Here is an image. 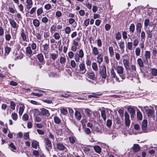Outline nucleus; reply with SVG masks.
<instances>
[{"label": "nucleus", "mask_w": 157, "mask_h": 157, "mask_svg": "<svg viewBox=\"0 0 157 157\" xmlns=\"http://www.w3.org/2000/svg\"><path fill=\"white\" fill-rule=\"evenodd\" d=\"M113 67L115 68V70L117 71V73L120 76L123 80L124 79L125 77L123 75L124 70V69L123 67L119 66H117L116 67L114 66Z\"/></svg>", "instance_id": "obj_1"}, {"label": "nucleus", "mask_w": 157, "mask_h": 157, "mask_svg": "<svg viewBox=\"0 0 157 157\" xmlns=\"http://www.w3.org/2000/svg\"><path fill=\"white\" fill-rule=\"evenodd\" d=\"M100 74L102 78L105 79L106 77V71L105 66L104 65L101 66L100 70Z\"/></svg>", "instance_id": "obj_2"}, {"label": "nucleus", "mask_w": 157, "mask_h": 157, "mask_svg": "<svg viewBox=\"0 0 157 157\" xmlns=\"http://www.w3.org/2000/svg\"><path fill=\"white\" fill-rule=\"evenodd\" d=\"M110 76L112 78H114L118 82H120L123 81V80L121 78H119L116 75V73L114 71V69L112 68L110 70Z\"/></svg>", "instance_id": "obj_3"}, {"label": "nucleus", "mask_w": 157, "mask_h": 157, "mask_svg": "<svg viewBox=\"0 0 157 157\" xmlns=\"http://www.w3.org/2000/svg\"><path fill=\"white\" fill-rule=\"evenodd\" d=\"M139 107L141 108L142 111H144V109L148 116H151L154 113V111L153 109H147V106H144L143 108H142L141 107Z\"/></svg>", "instance_id": "obj_4"}, {"label": "nucleus", "mask_w": 157, "mask_h": 157, "mask_svg": "<svg viewBox=\"0 0 157 157\" xmlns=\"http://www.w3.org/2000/svg\"><path fill=\"white\" fill-rule=\"evenodd\" d=\"M45 148L48 151H49L50 148H52V145L51 141L48 138L44 139Z\"/></svg>", "instance_id": "obj_5"}, {"label": "nucleus", "mask_w": 157, "mask_h": 157, "mask_svg": "<svg viewBox=\"0 0 157 157\" xmlns=\"http://www.w3.org/2000/svg\"><path fill=\"white\" fill-rule=\"evenodd\" d=\"M91 47L92 48L91 52L93 56H96L100 54L98 48L93 46L92 45H91Z\"/></svg>", "instance_id": "obj_6"}, {"label": "nucleus", "mask_w": 157, "mask_h": 157, "mask_svg": "<svg viewBox=\"0 0 157 157\" xmlns=\"http://www.w3.org/2000/svg\"><path fill=\"white\" fill-rule=\"evenodd\" d=\"M9 21L12 27L14 29H17L18 28L19 26L15 21L13 19L11 18L9 19Z\"/></svg>", "instance_id": "obj_7"}, {"label": "nucleus", "mask_w": 157, "mask_h": 157, "mask_svg": "<svg viewBox=\"0 0 157 157\" xmlns=\"http://www.w3.org/2000/svg\"><path fill=\"white\" fill-rule=\"evenodd\" d=\"M79 67L80 71H81L82 74H84L86 72V68L85 64L84 63H80Z\"/></svg>", "instance_id": "obj_8"}, {"label": "nucleus", "mask_w": 157, "mask_h": 157, "mask_svg": "<svg viewBox=\"0 0 157 157\" xmlns=\"http://www.w3.org/2000/svg\"><path fill=\"white\" fill-rule=\"evenodd\" d=\"M40 114L43 116L48 117L50 115L49 111L44 108L41 109Z\"/></svg>", "instance_id": "obj_9"}, {"label": "nucleus", "mask_w": 157, "mask_h": 157, "mask_svg": "<svg viewBox=\"0 0 157 157\" xmlns=\"http://www.w3.org/2000/svg\"><path fill=\"white\" fill-rule=\"evenodd\" d=\"M26 32H25L23 29H21V36L22 39V40L24 41H27V35Z\"/></svg>", "instance_id": "obj_10"}, {"label": "nucleus", "mask_w": 157, "mask_h": 157, "mask_svg": "<svg viewBox=\"0 0 157 157\" xmlns=\"http://www.w3.org/2000/svg\"><path fill=\"white\" fill-rule=\"evenodd\" d=\"M48 44H46L43 46V53L44 54H48L49 51V41H48Z\"/></svg>", "instance_id": "obj_11"}, {"label": "nucleus", "mask_w": 157, "mask_h": 157, "mask_svg": "<svg viewBox=\"0 0 157 157\" xmlns=\"http://www.w3.org/2000/svg\"><path fill=\"white\" fill-rule=\"evenodd\" d=\"M29 45L26 48L25 53L27 56H30L32 55L33 51L30 46V44H29Z\"/></svg>", "instance_id": "obj_12"}, {"label": "nucleus", "mask_w": 157, "mask_h": 157, "mask_svg": "<svg viewBox=\"0 0 157 157\" xmlns=\"http://www.w3.org/2000/svg\"><path fill=\"white\" fill-rule=\"evenodd\" d=\"M86 74L87 75L88 77L90 79L94 80L96 79L94 73L93 71H91L89 72H87Z\"/></svg>", "instance_id": "obj_13"}, {"label": "nucleus", "mask_w": 157, "mask_h": 157, "mask_svg": "<svg viewBox=\"0 0 157 157\" xmlns=\"http://www.w3.org/2000/svg\"><path fill=\"white\" fill-rule=\"evenodd\" d=\"M68 22L70 24L72 25L73 27L75 28L77 26V22L73 18H70L68 19Z\"/></svg>", "instance_id": "obj_14"}, {"label": "nucleus", "mask_w": 157, "mask_h": 157, "mask_svg": "<svg viewBox=\"0 0 157 157\" xmlns=\"http://www.w3.org/2000/svg\"><path fill=\"white\" fill-rule=\"evenodd\" d=\"M147 122L146 120H143L142 125V129L144 132H146L147 127Z\"/></svg>", "instance_id": "obj_15"}, {"label": "nucleus", "mask_w": 157, "mask_h": 157, "mask_svg": "<svg viewBox=\"0 0 157 157\" xmlns=\"http://www.w3.org/2000/svg\"><path fill=\"white\" fill-rule=\"evenodd\" d=\"M91 94V95L87 96L88 98H99V96L102 95V94H99L98 93H92Z\"/></svg>", "instance_id": "obj_16"}, {"label": "nucleus", "mask_w": 157, "mask_h": 157, "mask_svg": "<svg viewBox=\"0 0 157 157\" xmlns=\"http://www.w3.org/2000/svg\"><path fill=\"white\" fill-rule=\"evenodd\" d=\"M57 148L60 151L64 150H67L66 147L64 146L63 144L61 143H58L57 144Z\"/></svg>", "instance_id": "obj_17"}, {"label": "nucleus", "mask_w": 157, "mask_h": 157, "mask_svg": "<svg viewBox=\"0 0 157 157\" xmlns=\"http://www.w3.org/2000/svg\"><path fill=\"white\" fill-rule=\"evenodd\" d=\"M119 46L121 50V53H123L124 52V42L121 41L118 43Z\"/></svg>", "instance_id": "obj_18"}, {"label": "nucleus", "mask_w": 157, "mask_h": 157, "mask_svg": "<svg viewBox=\"0 0 157 157\" xmlns=\"http://www.w3.org/2000/svg\"><path fill=\"white\" fill-rule=\"evenodd\" d=\"M124 66L126 70L129 69V62L127 59H124L123 60Z\"/></svg>", "instance_id": "obj_19"}, {"label": "nucleus", "mask_w": 157, "mask_h": 157, "mask_svg": "<svg viewBox=\"0 0 157 157\" xmlns=\"http://www.w3.org/2000/svg\"><path fill=\"white\" fill-rule=\"evenodd\" d=\"M53 120L54 123L57 124H59L61 122L60 118L56 115L54 116Z\"/></svg>", "instance_id": "obj_20"}, {"label": "nucleus", "mask_w": 157, "mask_h": 157, "mask_svg": "<svg viewBox=\"0 0 157 157\" xmlns=\"http://www.w3.org/2000/svg\"><path fill=\"white\" fill-rule=\"evenodd\" d=\"M97 56V62L99 64H100L103 61V56L100 53Z\"/></svg>", "instance_id": "obj_21"}, {"label": "nucleus", "mask_w": 157, "mask_h": 157, "mask_svg": "<svg viewBox=\"0 0 157 157\" xmlns=\"http://www.w3.org/2000/svg\"><path fill=\"white\" fill-rule=\"evenodd\" d=\"M59 56L58 52L57 51L56 53H52L50 54V57L53 60H55Z\"/></svg>", "instance_id": "obj_22"}, {"label": "nucleus", "mask_w": 157, "mask_h": 157, "mask_svg": "<svg viewBox=\"0 0 157 157\" xmlns=\"http://www.w3.org/2000/svg\"><path fill=\"white\" fill-rule=\"evenodd\" d=\"M75 116L76 119L78 121L80 120L82 117V115L80 112L77 110L75 112Z\"/></svg>", "instance_id": "obj_23"}, {"label": "nucleus", "mask_w": 157, "mask_h": 157, "mask_svg": "<svg viewBox=\"0 0 157 157\" xmlns=\"http://www.w3.org/2000/svg\"><path fill=\"white\" fill-rule=\"evenodd\" d=\"M33 24L36 28L39 27L40 25L39 21L37 19H33Z\"/></svg>", "instance_id": "obj_24"}, {"label": "nucleus", "mask_w": 157, "mask_h": 157, "mask_svg": "<svg viewBox=\"0 0 157 157\" xmlns=\"http://www.w3.org/2000/svg\"><path fill=\"white\" fill-rule=\"evenodd\" d=\"M136 32L139 33H140L141 32L142 28V25L141 23H138L136 24Z\"/></svg>", "instance_id": "obj_25"}, {"label": "nucleus", "mask_w": 157, "mask_h": 157, "mask_svg": "<svg viewBox=\"0 0 157 157\" xmlns=\"http://www.w3.org/2000/svg\"><path fill=\"white\" fill-rule=\"evenodd\" d=\"M128 111L131 114V117H132L135 114V110L132 108L131 107H128Z\"/></svg>", "instance_id": "obj_26"}, {"label": "nucleus", "mask_w": 157, "mask_h": 157, "mask_svg": "<svg viewBox=\"0 0 157 157\" xmlns=\"http://www.w3.org/2000/svg\"><path fill=\"white\" fill-rule=\"evenodd\" d=\"M80 38L78 37L76 38L75 39H74L72 41V44L73 45L76 46H78L79 45V43L78 42L80 40Z\"/></svg>", "instance_id": "obj_27"}, {"label": "nucleus", "mask_w": 157, "mask_h": 157, "mask_svg": "<svg viewBox=\"0 0 157 157\" xmlns=\"http://www.w3.org/2000/svg\"><path fill=\"white\" fill-rule=\"evenodd\" d=\"M108 50L109 52V55L111 57H112L114 55V52L113 47L112 46H110L109 47Z\"/></svg>", "instance_id": "obj_28"}, {"label": "nucleus", "mask_w": 157, "mask_h": 157, "mask_svg": "<svg viewBox=\"0 0 157 157\" xmlns=\"http://www.w3.org/2000/svg\"><path fill=\"white\" fill-rule=\"evenodd\" d=\"M129 29V31L131 33H133L134 32L135 29V25L134 24H131L130 25Z\"/></svg>", "instance_id": "obj_29"}, {"label": "nucleus", "mask_w": 157, "mask_h": 157, "mask_svg": "<svg viewBox=\"0 0 157 157\" xmlns=\"http://www.w3.org/2000/svg\"><path fill=\"white\" fill-rule=\"evenodd\" d=\"M56 30L57 28L56 25H53L51 26L50 28V32L52 34Z\"/></svg>", "instance_id": "obj_30"}, {"label": "nucleus", "mask_w": 157, "mask_h": 157, "mask_svg": "<svg viewBox=\"0 0 157 157\" xmlns=\"http://www.w3.org/2000/svg\"><path fill=\"white\" fill-rule=\"evenodd\" d=\"M133 149L134 152H136L140 150V147L138 144H134L133 147Z\"/></svg>", "instance_id": "obj_31"}, {"label": "nucleus", "mask_w": 157, "mask_h": 157, "mask_svg": "<svg viewBox=\"0 0 157 157\" xmlns=\"http://www.w3.org/2000/svg\"><path fill=\"white\" fill-rule=\"evenodd\" d=\"M32 146L33 148L36 149L39 146V142L36 140H33L32 142Z\"/></svg>", "instance_id": "obj_32"}, {"label": "nucleus", "mask_w": 157, "mask_h": 157, "mask_svg": "<svg viewBox=\"0 0 157 157\" xmlns=\"http://www.w3.org/2000/svg\"><path fill=\"white\" fill-rule=\"evenodd\" d=\"M137 63L140 67H142L144 66V63L141 58H139L137 60Z\"/></svg>", "instance_id": "obj_33"}, {"label": "nucleus", "mask_w": 157, "mask_h": 157, "mask_svg": "<svg viewBox=\"0 0 157 157\" xmlns=\"http://www.w3.org/2000/svg\"><path fill=\"white\" fill-rule=\"evenodd\" d=\"M137 116L138 120H141L142 119V115L141 113L138 109L137 110Z\"/></svg>", "instance_id": "obj_34"}, {"label": "nucleus", "mask_w": 157, "mask_h": 157, "mask_svg": "<svg viewBox=\"0 0 157 157\" xmlns=\"http://www.w3.org/2000/svg\"><path fill=\"white\" fill-rule=\"evenodd\" d=\"M94 148L95 151L98 153H100L101 151V148L99 146H95Z\"/></svg>", "instance_id": "obj_35"}, {"label": "nucleus", "mask_w": 157, "mask_h": 157, "mask_svg": "<svg viewBox=\"0 0 157 157\" xmlns=\"http://www.w3.org/2000/svg\"><path fill=\"white\" fill-rule=\"evenodd\" d=\"M55 132L58 136L61 135L62 134V130L57 127H55Z\"/></svg>", "instance_id": "obj_36"}, {"label": "nucleus", "mask_w": 157, "mask_h": 157, "mask_svg": "<svg viewBox=\"0 0 157 157\" xmlns=\"http://www.w3.org/2000/svg\"><path fill=\"white\" fill-rule=\"evenodd\" d=\"M64 31L66 34H69L71 32V28L69 26H66L64 29Z\"/></svg>", "instance_id": "obj_37"}, {"label": "nucleus", "mask_w": 157, "mask_h": 157, "mask_svg": "<svg viewBox=\"0 0 157 157\" xmlns=\"http://www.w3.org/2000/svg\"><path fill=\"white\" fill-rule=\"evenodd\" d=\"M145 59H149L151 57V52L150 51H146L145 52Z\"/></svg>", "instance_id": "obj_38"}, {"label": "nucleus", "mask_w": 157, "mask_h": 157, "mask_svg": "<svg viewBox=\"0 0 157 157\" xmlns=\"http://www.w3.org/2000/svg\"><path fill=\"white\" fill-rule=\"evenodd\" d=\"M37 58L40 62L42 61L44 59V56L42 54L40 53L37 55Z\"/></svg>", "instance_id": "obj_39"}, {"label": "nucleus", "mask_w": 157, "mask_h": 157, "mask_svg": "<svg viewBox=\"0 0 157 157\" xmlns=\"http://www.w3.org/2000/svg\"><path fill=\"white\" fill-rule=\"evenodd\" d=\"M115 38L117 40H120L121 38V33L118 32L116 33L115 35Z\"/></svg>", "instance_id": "obj_40"}, {"label": "nucleus", "mask_w": 157, "mask_h": 157, "mask_svg": "<svg viewBox=\"0 0 157 157\" xmlns=\"http://www.w3.org/2000/svg\"><path fill=\"white\" fill-rule=\"evenodd\" d=\"M85 112L88 116H91L92 115V112L88 108H86L85 109Z\"/></svg>", "instance_id": "obj_41"}, {"label": "nucleus", "mask_w": 157, "mask_h": 157, "mask_svg": "<svg viewBox=\"0 0 157 157\" xmlns=\"http://www.w3.org/2000/svg\"><path fill=\"white\" fill-rule=\"evenodd\" d=\"M101 115L103 120L105 121L106 119V115L105 111L102 110L101 111Z\"/></svg>", "instance_id": "obj_42"}, {"label": "nucleus", "mask_w": 157, "mask_h": 157, "mask_svg": "<svg viewBox=\"0 0 157 157\" xmlns=\"http://www.w3.org/2000/svg\"><path fill=\"white\" fill-rule=\"evenodd\" d=\"M62 14V13L61 11L57 10L56 12L55 16L57 18H59L61 17Z\"/></svg>", "instance_id": "obj_43"}, {"label": "nucleus", "mask_w": 157, "mask_h": 157, "mask_svg": "<svg viewBox=\"0 0 157 157\" xmlns=\"http://www.w3.org/2000/svg\"><path fill=\"white\" fill-rule=\"evenodd\" d=\"M66 59L65 57L61 56L60 58V62L62 64H64L66 62Z\"/></svg>", "instance_id": "obj_44"}, {"label": "nucleus", "mask_w": 157, "mask_h": 157, "mask_svg": "<svg viewBox=\"0 0 157 157\" xmlns=\"http://www.w3.org/2000/svg\"><path fill=\"white\" fill-rule=\"evenodd\" d=\"M152 31H151L150 30H148L146 31L147 33V37L148 38H150V40L151 39L152 36V34L151 33Z\"/></svg>", "instance_id": "obj_45"}, {"label": "nucleus", "mask_w": 157, "mask_h": 157, "mask_svg": "<svg viewBox=\"0 0 157 157\" xmlns=\"http://www.w3.org/2000/svg\"><path fill=\"white\" fill-rule=\"evenodd\" d=\"M11 50V48L8 47V46H6L5 48V53L8 54Z\"/></svg>", "instance_id": "obj_46"}, {"label": "nucleus", "mask_w": 157, "mask_h": 157, "mask_svg": "<svg viewBox=\"0 0 157 157\" xmlns=\"http://www.w3.org/2000/svg\"><path fill=\"white\" fill-rule=\"evenodd\" d=\"M80 58V57L78 56V54L77 53H76L74 56V59L77 63L79 62Z\"/></svg>", "instance_id": "obj_47"}, {"label": "nucleus", "mask_w": 157, "mask_h": 157, "mask_svg": "<svg viewBox=\"0 0 157 157\" xmlns=\"http://www.w3.org/2000/svg\"><path fill=\"white\" fill-rule=\"evenodd\" d=\"M11 116L13 119L14 121L17 120L18 118L17 114L14 112L12 113Z\"/></svg>", "instance_id": "obj_48"}, {"label": "nucleus", "mask_w": 157, "mask_h": 157, "mask_svg": "<svg viewBox=\"0 0 157 157\" xmlns=\"http://www.w3.org/2000/svg\"><path fill=\"white\" fill-rule=\"evenodd\" d=\"M69 140L71 143L74 144L75 142L76 139L74 137L70 136L69 137Z\"/></svg>", "instance_id": "obj_49"}, {"label": "nucleus", "mask_w": 157, "mask_h": 157, "mask_svg": "<svg viewBox=\"0 0 157 157\" xmlns=\"http://www.w3.org/2000/svg\"><path fill=\"white\" fill-rule=\"evenodd\" d=\"M151 73L152 75L153 76L157 75V69L155 68L151 69Z\"/></svg>", "instance_id": "obj_50"}, {"label": "nucleus", "mask_w": 157, "mask_h": 157, "mask_svg": "<svg viewBox=\"0 0 157 157\" xmlns=\"http://www.w3.org/2000/svg\"><path fill=\"white\" fill-rule=\"evenodd\" d=\"M78 56H80V58H82L84 56V53L82 49H80L79 51Z\"/></svg>", "instance_id": "obj_51"}, {"label": "nucleus", "mask_w": 157, "mask_h": 157, "mask_svg": "<svg viewBox=\"0 0 157 157\" xmlns=\"http://www.w3.org/2000/svg\"><path fill=\"white\" fill-rule=\"evenodd\" d=\"M55 39L56 40H59L60 38V36L59 33H55L53 35Z\"/></svg>", "instance_id": "obj_52"}, {"label": "nucleus", "mask_w": 157, "mask_h": 157, "mask_svg": "<svg viewBox=\"0 0 157 157\" xmlns=\"http://www.w3.org/2000/svg\"><path fill=\"white\" fill-rule=\"evenodd\" d=\"M43 10L42 7L38 9L36 11L37 16H40L43 13Z\"/></svg>", "instance_id": "obj_53"}, {"label": "nucleus", "mask_w": 157, "mask_h": 157, "mask_svg": "<svg viewBox=\"0 0 157 157\" xmlns=\"http://www.w3.org/2000/svg\"><path fill=\"white\" fill-rule=\"evenodd\" d=\"M92 67L94 71H97L98 70V66L96 63H92Z\"/></svg>", "instance_id": "obj_54"}, {"label": "nucleus", "mask_w": 157, "mask_h": 157, "mask_svg": "<svg viewBox=\"0 0 157 157\" xmlns=\"http://www.w3.org/2000/svg\"><path fill=\"white\" fill-rule=\"evenodd\" d=\"M24 108L25 107L24 105L20 107L19 111V113L20 115H21L23 114L24 110Z\"/></svg>", "instance_id": "obj_55"}, {"label": "nucleus", "mask_w": 157, "mask_h": 157, "mask_svg": "<svg viewBox=\"0 0 157 157\" xmlns=\"http://www.w3.org/2000/svg\"><path fill=\"white\" fill-rule=\"evenodd\" d=\"M140 49L139 48L137 47L136 48L135 52L136 55V56H138L140 55Z\"/></svg>", "instance_id": "obj_56"}, {"label": "nucleus", "mask_w": 157, "mask_h": 157, "mask_svg": "<svg viewBox=\"0 0 157 157\" xmlns=\"http://www.w3.org/2000/svg\"><path fill=\"white\" fill-rule=\"evenodd\" d=\"M52 8V6L49 3L45 4L44 6V8L46 10H48Z\"/></svg>", "instance_id": "obj_57"}, {"label": "nucleus", "mask_w": 157, "mask_h": 157, "mask_svg": "<svg viewBox=\"0 0 157 157\" xmlns=\"http://www.w3.org/2000/svg\"><path fill=\"white\" fill-rule=\"evenodd\" d=\"M106 126L109 128H110L112 124V121L111 120L108 119L106 121Z\"/></svg>", "instance_id": "obj_58"}, {"label": "nucleus", "mask_w": 157, "mask_h": 157, "mask_svg": "<svg viewBox=\"0 0 157 157\" xmlns=\"http://www.w3.org/2000/svg\"><path fill=\"white\" fill-rule=\"evenodd\" d=\"M150 21L149 19H147L145 20L144 22V26L145 28H147V27L148 26L149 24Z\"/></svg>", "instance_id": "obj_59"}, {"label": "nucleus", "mask_w": 157, "mask_h": 157, "mask_svg": "<svg viewBox=\"0 0 157 157\" xmlns=\"http://www.w3.org/2000/svg\"><path fill=\"white\" fill-rule=\"evenodd\" d=\"M145 36L146 34L145 32L144 31H142L141 33V39L142 40H145Z\"/></svg>", "instance_id": "obj_60"}, {"label": "nucleus", "mask_w": 157, "mask_h": 157, "mask_svg": "<svg viewBox=\"0 0 157 157\" xmlns=\"http://www.w3.org/2000/svg\"><path fill=\"white\" fill-rule=\"evenodd\" d=\"M61 113L63 115H66L67 113V109L64 108H62L60 109Z\"/></svg>", "instance_id": "obj_61"}, {"label": "nucleus", "mask_w": 157, "mask_h": 157, "mask_svg": "<svg viewBox=\"0 0 157 157\" xmlns=\"http://www.w3.org/2000/svg\"><path fill=\"white\" fill-rule=\"evenodd\" d=\"M68 55L70 59H72L74 57V53L70 51L68 52Z\"/></svg>", "instance_id": "obj_62"}, {"label": "nucleus", "mask_w": 157, "mask_h": 157, "mask_svg": "<svg viewBox=\"0 0 157 157\" xmlns=\"http://www.w3.org/2000/svg\"><path fill=\"white\" fill-rule=\"evenodd\" d=\"M97 45L98 47H101L102 45L101 40L100 39H98L97 40Z\"/></svg>", "instance_id": "obj_63"}, {"label": "nucleus", "mask_w": 157, "mask_h": 157, "mask_svg": "<svg viewBox=\"0 0 157 157\" xmlns=\"http://www.w3.org/2000/svg\"><path fill=\"white\" fill-rule=\"evenodd\" d=\"M5 38L6 41H9L11 39V37L10 34H6Z\"/></svg>", "instance_id": "obj_64"}]
</instances>
